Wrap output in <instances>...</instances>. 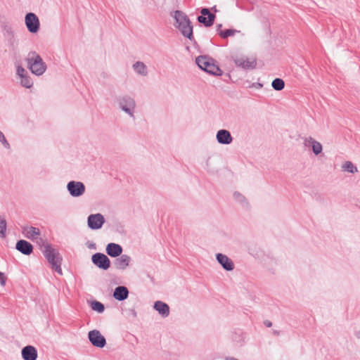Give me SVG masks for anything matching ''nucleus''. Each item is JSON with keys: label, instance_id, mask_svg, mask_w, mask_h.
I'll use <instances>...</instances> for the list:
<instances>
[{"label": "nucleus", "instance_id": "nucleus-1", "mask_svg": "<svg viewBox=\"0 0 360 360\" xmlns=\"http://www.w3.org/2000/svg\"><path fill=\"white\" fill-rule=\"evenodd\" d=\"M22 233L27 239L36 241L39 245L41 243H42V251L49 264H51L52 268L56 271L62 274V269L60 268L61 257L58 252L54 250L49 243L44 242L40 238L41 232L39 229L32 226H25L22 228Z\"/></svg>", "mask_w": 360, "mask_h": 360}, {"label": "nucleus", "instance_id": "nucleus-2", "mask_svg": "<svg viewBox=\"0 0 360 360\" xmlns=\"http://www.w3.org/2000/svg\"><path fill=\"white\" fill-rule=\"evenodd\" d=\"M27 68L36 76L42 75L46 70L47 66L42 58L36 51H30L25 58Z\"/></svg>", "mask_w": 360, "mask_h": 360}, {"label": "nucleus", "instance_id": "nucleus-3", "mask_svg": "<svg viewBox=\"0 0 360 360\" xmlns=\"http://www.w3.org/2000/svg\"><path fill=\"white\" fill-rule=\"evenodd\" d=\"M175 27L181 32L183 36L190 40L193 39V26L187 15L180 11L174 13Z\"/></svg>", "mask_w": 360, "mask_h": 360}, {"label": "nucleus", "instance_id": "nucleus-4", "mask_svg": "<svg viewBox=\"0 0 360 360\" xmlns=\"http://www.w3.org/2000/svg\"><path fill=\"white\" fill-rule=\"evenodd\" d=\"M196 64L202 70L206 72L214 75L220 76L222 75V70L217 65L214 60L205 56H200L195 59Z\"/></svg>", "mask_w": 360, "mask_h": 360}, {"label": "nucleus", "instance_id": "nucleus-5", "mask_svg": "<svg viewBox=\"0 0 360 360\" xmlns=\"http://www.w3.org/2000/svg\"><path fill=\"white\" fill-rule=\"evenodd\" d=\"M118 105L120 109L129 117L135 118L136 102L133 97L129 95L121 96L118 99Z\"/></svg>", "mask_w": 360, "mask_h": 360}, {"label": "nucleus", "instance_id": "nucleus-6", "mask_svg": "<svg viewBox=\"0 0 360 360\" xmlns=\"http://www.w3.org/2000/svg\"><path fill=\"white\" fill-rule=\"evenodd\" d=\"M235 65L244 70H253L257 66V60L255 57H248L242 55L232 56Z\"/></svg>", "mask_w": 360, "mask_h": 360}, {"label": "nucleus", "instance_id": "nucleus-7", "mask_svg": "<svg viewBox=\"0 0 360 360\" xmlns=\"http://www.w3.org/2000/svg\"><path fill=\"white\" fill-rule=\"evenodd\" d=\"M25 24L27 30L32 34L37 33L39 30V19L34 13H28L25 15Z\"/></svg>", "mask_w": 360, "mask_h": 360}, {"label": "nucleus", "instance_id": "nucleus-8", "mask_svg": "<svg viewBox=\"0 0 360 360\" xmlns=\"http://www.w3.org/2000/svg\"><path fill=\"white\" fill-rule=\"evenodd\" d=\"M67 190L72 197L78 198L84 194L86 187L81 181H70L67 184Z\"/></svg>", "mask_w": 360, "mask_h": 360}, {"label": "nucleus", "instance_id": "nucleus-9", "mask_svg": "<svg viewBox=\"0 0 360 360\" xmlns=\"http://www.w3.org/2000/svg\"><path fill=\"white\" fill-rule=\"evenodd\" d=\"M16 75L20 79L22 86L30 89L33 86V81L27 71L20 65L16 66Z\"/></svg>", "mask_w": 360, "mask_h": 360}, {"label": "nucleus", "instance_id": "nucleus-10", "mask_svg": "<svg viewBox=\"0 0 360 360\" xmlns=\"http://www.w3.org/2000/svg\"><path fill=\"white\" fill-rule=\"evenodd\" d=\"M91 261L98 268L107 270L110 266V261L109 258L104 254L97 252L92 255Z\"/></svg>", "mask_w": 360, "mask_h": 360}, {"label": "nucleus", "instance_id": "nucleus-11", "mask_svg": "<svg viewBox=\"0 0 360 360\" xmlns=\"http://www.w3.org/2000/svg\"><path fill=\"white\" fill-rule=\"evenodd\" d=\"M88 338L93 346L103 348L106 345V340L101 332L98 330H93L89 332Z\"/></svg>", "mask_w": 360, "mask_h": 360}, {"label": "nucleus", "instance_id": "nucleus-12", "mask_svg": "<svg viewBox=\"0 0 360 360\" xmlns=\"http://www.w3.org/2000/svg\"><path fill=\"white\" fill-rule=\"evenodd\" d=\"M105 223L104 217L100 214H91L87 218L88 226L92 230L99 229Z\"/></svg>", "mask_w": 360, "mask_h": 360}, {"label": "nucleus", "instance_id": "nucleus-13", "mask_svg": "<svg viewBox=\"0 0 360 360\" xmlns=\"http://www.w3.org/2000/svg\"><path fill=\"white\" fill-rule=\"evenodd\" d=\"M303 145L306 148H311L316 155H319L323 150V146L320 142L312 138L307 136L303 138Z\"/></svg>", "mask_w": 360, "mask_h": 360}, {"label": "nucleus", "instance_id": "nucleus-14", "mask_svg": "<svg viewBox=\"0 0 360 360\" xmlns=\"http://www.w3.org/2000/svg\"><path fill=\"white\" fill-rule=\"evenodd\" d=\"M216 259L224 270L231 271L234 269L233 262L226 255L217 253L216 254Z\"/></svg>", "mask_w": 360, "mask_h": 360}, {"label": "nucleus", "instance_id": "nucleus-15", "mask_svg": "<svg viewBox=\"0 0 360 360\" xmlns=\"http://www.w3.org/2000/svg\"><path fill=\"white\" fill-rule=\"evenodd\" d=\"M216 139L219 143L223 145H229L233 141L231 133L226 129L219 130L216 134Z\"/></svg>", "mask_w": 360, "mask_h": 360}, {"label": "nucleus", "instance_id": "nucleus-16", "mask_svg": "<svg viewBox=\"0 0 360 360\" xmlns=\"http://www.w3.org/2000/svg\"><path fill=\"white\" fill-rule=\"evenodd\" d=\"M21 353L24 360H36L37 358V351L34 347L31 345L22 348Z\"/></svg>", "mask_w": 360, "mask_h": 360}, {"label": "nucleus", "instance_id": "nucleus-17", "mask_svg": "<svg viewBox=\"0 0 360 360\" xmlns=\"http://www.w3.org/2000/svg\"><path fill=\"white\" fill-rule=\"evenodd\" d=\"M15 248L19 252L26 255H30L33 250L32 244L25 240H18Z\"/></svg>", "mask_w": 360, "mask_h": 360}, {"label": "nucleus", "instance_id": "nucleus-18", "mask_svg": "<svg viewBox=\"0 0 360 360\" xmlns=\"http://www.w3.org/2000/svg\"><path fill=\"white\" fill-rule=\"evenodd\" d=\"M131 257L127 255H122L115 261V267L118 270L126 269L130 263Z\"/></svg>", "mask_w": 360, "mask_h": 360}, {"label": "nucleus", "instance_id": "nucleus-19", "mask_svg": "<svg viewBox=\"0 0 360 360\" xmlns=\"http://www.w3.org/2000/svg\"><path fill=\"white\" fill-rule=\"evenodd\" d=\"M134 72L141 77H147L148 75V70L146 65L142 61H136L132 65Z\"/></svg>", "mask_w": 360, "mask_h": 360}, {"label": "nucleus", "instance_id": "nucleus-20", "mask_svg": "<svg viewBox=\"0 0 360 360\" xmlns=\"http://www.w3.org/2000/svg\"><path fill=\"white\" fill-rule=\"evenodd\" d=\"M153 308L159 313V314L166 318L169 315V307L167 304L162 301H156L154 303Z\"/></svg>", "mask_w": 360, "mask_h": 360}, {"label": "nucleus", "instance_id": "nucleus-21", "mask_svg": "<svg viewBox=\"0 0 360 360\" xmlns=\"http://www.w3.org/2000/svg\"><path fill=\"white\" fill-rule=\"evenodd\" d=\"M105 250L110 257H117L122 254V248L119 244L110 243L106 246Z\"/></svg>", "mask_w": 360, "mask_h": 360}, {"label": "nucleus", "instance_id": "nucleus-22", "mask_svg": "<svg viewBox=\"0 0 360 360\" xmlns=\"http://www.w3.org/2000/svg\"><path fill=\"white\" fill-rule=\"evenodd\" d=\"M129 295V290L125 286L117 287L113 292V297L118 301H122L126 300Z\"/></svg>", "mask_w": 360, "mask_h": 360}, {"label": "nucleus", "instance_id": "nucleus-23", "mask_svg": "<svg viewBox=\"0 0 360 360\" xmlns=\"http://www.w3.org/2000/svg\"><path fill=\"white\" fill-rule=\"evenodd\" d=\"M342 170L351 174L357 173V167L351 161H345L341 165Z\"/></svg>", "mask_w": 360, "mask_h": 360}, {"label": "nucleus", "instance_id": "nucleus-24", "mask_svg": "<svg viewBox=\"0 0 360 360\" xmlns=\"http://www.w3.org/2000/svg\"><path fill=\"white\" fill-rule=\"evenodd\" d=\"M215 19V15H209V16L200 15L198 17L199 22L202 23L205 27H210L213 25Z\"/></svg>", "mask_w": 360, "mask_h": 360}, {"label": "nucleus", "instance_id": "nucleus-25", "mask_svg": "<svg viewBox=\"0 0 360 360\" xmlns=\"http://www.w3.org/2000/svg\"><path fill=\"white\" fill-rule=\"evenodd\" d=\"M233 200L241 205L243 207H247L248 205V202L245 196L240 193V192L236 191L233 194Z\"/></svg>", "mask_w": 360, "mask_h": 360}, {"label": "nucleus", "instance_id": "nucleus-26", "mask_svg": "<svg viewBox=\"0 0 360 360\" xmlns=\"http://www.w3.org/2000/svg\"><path fill=\"white\" fill-rule=\"evenodd\" d=\"M240 31L234 29H228L225 30H219L218 32V34L222 38V39H226L229 37H232L236 33H239Z\"/></svg>", "mask_w": 360, "mask_h": 360}, {"label": "nucleus", "instance_id": "nucleus-27", "mask_svg": "<svg viewBox=\"0 0 360 360\" xmlns=\"http://www.w3.org/2000/svg\"><path fill=\"white\" fill-rule=\"evenodd\" d=\"M273 89L276 91H281L285 86V82L282 79L276 78L271 83Z\"/></svg>", "mask_w": 360, "mask_h": 360}, {"label": "nucleus", "instance_id": "nucleus-28", "mask_svg": "<svg viewBox=\"0 0 360 360\" xmlns=\"http://www.w3.org/2000/svg\"><path fill=\"white\" fill-rule=\"evenodd\" d=\"M91 307L94 311H98L99 313L103 312L105 309L104 305L98 301H93L91 304Z\"/></svg>", "mask_w": 360, "mask_h": 360}, {"label": "nucleus", "instance_id": "nucleus-29", "mask_svg": "<svg viewBox=\"0 0 360 360\" xmlns=\"http://www.w3.org/2000/svg\"><path fill=\"white\" fill-rule=\"evenodd\" d=\"M6 219L0 216V238L6 237Z\"/></svg>", "mask_w": 360, "mask_h": 360}, {"label": "nucleus", "instance_id": "nucleus-30", "mask_svg": "<svg viewBox=\"0 0 360 360\" xmlns=\"http://www.w3.org/2000/svg\"><path fill=\"white\" fill-rule=\"evenodd\" d=\"M6 36L8 38L9 42L13 44L15 41V32L12 27H8L5 28Z\"/></svg>", "mask_w": 360, "mask_h": 360}, {"label": "nucleus", "instance_id": "nucleus-31", "mask_svg": "<svg viewBox=\"0 0 360 360\" xmlns=\"http://www.w3.org/2000/svg\"><path fill=\"white\" fill-rule=\"evenodd\" d=\"M0 142L3 144V146L5 148H6V149L11 148L10 143L8 142L4 134L1 131H0Z\"/></svg>", "mask_w": 360, "mask_h": 360}, {"label": "nucleus", "instance_id": "nucleus-32", "mask_svg": "<svg viewBox=\"0 0 360 360\" xmlns=\"http://www.w3.org/2000/svg\"><path fill=\"white\" fill-rule=\"evenodd\" d=\"M6 283V277L4 274L0 271V284L1 286H4Z\"/></svg>", "mask_w": 360, "mask_h": 360}, {"label": "nucleus", "instance_id": "nucleus-33", "mask_svg": "<svg viewBox=\"0 0 360 360\" xmlns=\"http://www.w3.org/2000/svg\"><path fill=\"white\" fill-rule=\"evenodd\" d=\"M200 13L204 17L205 16H209V15H214L213 13H211L210 12V10L208 8H205L201 9Z\"/></svg>", "mask_w": 360, "mask_h": 360}, {"label": "nucleus", "instance_id": "nucleus-34", "mask_svg": "<svg viewBox=\"0 0 360 360\" xmlns=\"http://www.w3.org/2000/svg\"><path fill=\"white\" fill-rule=\"evenodd\" d=\"M253 86H255V88H262V84H260V83H255V84H252Z\"/></svg>", "mask_w": 360, "mask_h": 360}, {"label": "nucleus", "instance_id": "nucleus-35", "mask_svg": "<svg viewBox=\"0 0 360 360\" xmlns=\"http://www.w3.org/2000/svg\"><path fill=\"white\" fill-rule=\"evenodd\" d=\"M265 324H266V326L267 327H270V326H271V322H269H269L265 323Z\"/></svg>", "mask_w": 360, "mask_h": 360}, {"label": "nucleus", "instance_id": "nucleus-36", "mask_svg": "<svg viewBox=\"0 0 360 360\" xmlns=\"http://www.w3.org/2000/svg\"><path fill=\"white\" fill-rule=\"evenodd\" d=\"M132 314L134 315V316H136V313L134 309L132 310Z\"/></svg>", "mask_w": 360, "mask_h": 360}, {"label": "nucleus", "instance_id": "nucleus-37", "mask_svg": "<svg viewBox=\"0 0 360 360\" xmlns=\"http://www.w3.org/2000/svg\"><path fill=\"white\" fill-rule=\"evenodd\" d=\"M217 27H218L217 31L219 32V31L220 30L219 29L221 27V25H219L217 26Z\"/></svg>", "mask_w": 360, "mask_h": 360}, {"label": "nucleus", "instance_id": "nucleus-38", "mask_svg": "<svg viewBox=\"0 0 360 360\" xmlns=\"http://www.w3.org/2000/svg\"><path fill=\"white\" fill-rule=\"evenodd\" d=\"M212 10H214V12H216V11H217L216 6H214L213 8H212Z\"/></svg>", "mask_w": 360, "mask_h": 360}]
</instances>
